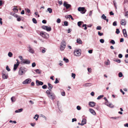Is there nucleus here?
Listing matches in <instances>:
<instances>
[{
	"instance_id": "f257e3e1",
	"label": "nucleus",
	"mask_w": 128,
	"mask_h": 128,
	"mask_svg": "<svg viewBox=\"0 0 128 128\" xmlns=\"http://www.w3.org/2000/svg\"><path fill=\"white\" fill-rule=\"evenodd\" d=\"M26 71L27 69L26 68L21 67L19 68L18 72V74L20 76L22 75L25 74Z\"/></svg>"
},
{
	"instance_id": "f03ea898",
	"label": "nucleus",
	"mask_w": 128,
	"mask_h": 128,
	"mask_svg": "<svg viewBox=\"0 0 128 128\" xmlns=\"http://www.w3.org/2000/svg\"><path fill=\"white\" fill-rule=\"evenodd\" d=\"M40 35L42 37L45 38H48L49 37V35L46 32H40Z\"/></svg>"
},
{
	"instance_id": "7ed1b4c3",
	"label": "nucleus",
	"mask_w": 128,
	"mask_h": 128,
	"mask_svg": "<svg viewBox=\"0 0 128 128\" xmlns=\"http://www.w3.org/2000/svg\"><path fill=\"white\" fill-rule=\"evenodd\" d=\"M74 54L75 56H79L81 55V50H75L74 52Z\"/></svg>"
},
{
	"instance_id": "20e7f679",
	"label": "nucleus",
	"mask_w": 128,
	"mask_h": 128,
	"mask_svg": "<svg viewBox=\"0 0 128 128\" xmlns=\"http://www.w3.org/2000/svg\"><path fill=\"white\" fill-rule=\"evenodd\" d=\"M30 62V61L27 60L22 59V60L21 62L20 63L22 64H29Z\"/></svg>"
},
{
	"instance_id": "39448f33",
	"label": "nucleus",
	"mask_w": 128,
	"mask_h": 128,
	"mask_svg": "<svg viewBox=\"0 0 128 128\" xmlns=\"http://www.w3.org/2000/svg\"><path fill=\"white\" fill-rule=\"evenodd\" d=\"M2 78L4 79H7L8 77V75L4 71H3L2 73Z\"/></svg>"
},
{
	"instance_id": "423d86ee",
	"label": "nucleus",
	"mask_w": 128,
	"mask_h": 128,
	"mask_svg": "<svg viewBox=\"0 0 128 128\" xmlns=\"http://www.w3.org/2000/svg\"><path fill=\"white\" fill-rule=\"evenodd\" d=\"M63 5L64 6L66 7V8H69L70 7H71V5L70 4H68L67 2H64Z\"/></svg>"
},
{
	"instance_id": "0eeeda50",
	"label": "nucleus",
	"mask_w": 128,
	"mask_h": 128,
	"mask_svg": "<svg viewBox=\"0 0 128 128\" xmlns=\"http://www.w3.org/2000/svg\"><path fill=\"white\" fill-rule=\"evenodd\" d=\"M31 80L30 78H28L26 80L23 82V84H26L30 83L31 82Z\"/></svg>"
},
{
	"instance_id": "6e6552de",
	"label": "nucleus",
	"mask_w": 128,
	"mask_h": 128,
	"mask_svg": "<svg viewBox=\"0 0 128 128\" xmlns=\"http://www.w3.org/2000/svg\"><path fill=\"white\" fill-rule=\"evenodd\" d=\"M48 96L52 100H54L55 98V96L54 93H52Z\"/></svg>"
},
{
	"instance_id": "1a4fd4ad",
	"label": "nucleus",
	"mask_w": 128,
	"mask_h": 128,
	"mask_svg": "<svg viewBox=\"0 0 128 128\" xmlns=\"http://www.w3.org/2000/svg\"><path fill=\"white\" fill-rule=\"evenodd\" d=\"M78 10L82 14H84L86 11V8H78Z\"/></svg>"
},
{
	"instance_id": "9d476101",
	"label": "nucleus",
	"mask_w": 128,
	"mask_h": 128,
	"mask_svg": "<svg viewBox=\"0 0 128 128\" xmlns=\"http://www.w3.org/2000/svg\"><path fill=\"white\" fill-rule=\"evenodd\" d=\"M36 84L37 86L42 85L43 84V83L41 81H40L38 80H36Z\"/></svg>"
},
{
	"instance_id": "9b49d317",
	"label": "nucleus",
	"mask_w": 128,
	"mask_h": 128,
	"mask_svg": "<svg viewBox=\"0 0 128 128\" xmlns=\"http://www.w3.org/2000/svg\"><path fill=\"white\" fill-rule=\"evenodd\" d=\"M96 103L93 102H89V104L91 107H93L95 106Z\"/></svg>"
},
{
	"instance_id": "f8f14e48",
	"label": "nucleus",
	"mask_w": 128,
	"mask_h": 128,
	"mask_svg": "<svg viewBox=\"0 0 128 128\" xmlns=\"http://www.w3.org/2000/svg\"><path fill=\"white\" fill-rule=\"evenodd\" d=\"M19 65V64L18 62L16 63V64H14L13 69L15 71L16 69Z\"/></svg>"
},
{
	"instance_id": "ddd939ff",
	"label": "nucleus",
	"mask_w": 128,
	"mask_h": 128,
	"mask_svg": "<svg viewBox=\"0 0 128 128\" xmlns=\"http://www.w3.org/2000/svg\"><path fill=\"white\" fill-rule=\"evenodd\" d=\"M86 120L85 118H84L82 119V123H81L80 125L82 126H83L84 124H86Z\"/></svg>"
},
{
	"instance_id": "4468645a",
	"label": "nucleus",
	"mask_w": 128,
	"mask_h": 128,
	"mask_svg": "<svg viewBox=\"0 0 128 128\" xmlns=\"http://www.w3.org/2000/svg\"><path fill=\"white\" fill-rule=\"evenodd\" d=\"M48 89L50 90H51L53 88L52 85L50 83H48Z\"/></svg>"
},
{
	"instance_id": "2eb2a0df",
	"label": "nucleus",
	"mask_w": 128,
	"mask_h": 128,
	"mask_svg": "<svg viewBox=\"0 0 128 128\" xmlns=\"http://www.w3.org/2000/svg\"><path fill=\"white\" fill-rule=\"evenodd\" d=\"M89 111L93 114L94 115H96V113L95 111L92 108H90L89 109Z\"/></svg>"
},
{
	"instance_id": "dca6fc26",
	"label": "nucleus",
	"mask_w": 128,
	"mask_h": 128,
	"mask_svg": "<svg viewBox=\"0 0 128 128\" xmlns=\"http://www.w3.org/2000/svg\"><path fill=\"white\" fill-rule=\"evenodd\" d=\"M122 32L124 35V36L126 37L127 36L126 32L125 29H124L122 30Z\"/></svg>"
},
{
	"instance_id": "f3484780",
	"label": "nucleus",
	"mask_w": 128,
	"mask_h": 128,
	"mask_svg": "<svg viewBox=\"0 0 128 128\" xmlns=\"http://www.w3.org/2000/svg\"><path fill=\"white\" fill-rule=\"evenodd\" d=\"M106 17L105 16L104 14H102V18H103L105 20H106L107 22H108V19H106Z\"/></svg>"
},
{
	"instance_id": "a211bd4d",
	"label": "nucleus",
	"mask_w": 128,
	"mask_h": 128,
	"mask_svg": "<svg viewBox=\"0 0 128 128\" xmlns=\"http://www.w3.org/2000/svg\"><path fill=\"white\" fill-rule=\"evenodd\" d=\"M66 42H65V40H63L61 42V45L62 46H66Z\"/></svg>"
},
{
	"instance_id": "6ab92c4d",
	"label": "nucleus",
	"mask_w": 128,
	"mask_h": 128,
	"mask_svg": "<svg viewBox=\"0 0 128 128\" xmlns=\"http://www.w3.org/2000/svg\"><path fill=\"white\" fill-rule=\"evenodd\" d=\"M77 42L79 44H82V41L81 40L80 38L77 39Z\"/></svg>"
},
{
	"instance_id": "aec40b11",
	"label": "nucleus",
	"mask_w": 128,
	"mask_h": 128,
	"mask_svg": "<svg viewBox=\"0 0 128 128\" xmlns=\"http://www.w3.org/2000/svg\"><path fill=\"white\" fill-rule=\"evenodd\" d=\"M120 24L122 25H125L126 23H125V20H121L120 22Z\"/></svg>"
},
{
	"instance_id": "412c9836",
	"label": "nucleus",
	"mask_w": 128,
	"mask_h": 128,
	"mask_svg": "<svg viewBox=\"0 0 128 128\" xmlns=\"http://www.w3.org/2000/svg\"><path fill=\"white\" fill-rule=\"evenodd\" d=\"M29 50L30 52L33 54L34 53V51L30 47H29Z\"/></svg>"
},
{
	"instance_id": "4be33fe9",
	"label": "nucleus",
	"mask_w": 128,
	"mask_h": 128,
	"mask_svg": "<svg viewBox=\"0 0 128 128\" xmlns=\"http://www.w3.org/2000/svg\"><path fill=\"white\" fill-rule=\"evenodd\" d=\"M84 23V22L82 21H80L78 22V25L80 27H81V26Z\"/></svg>"
},
{
	"instance_id": "5701e85b",
	"label": "nucleus",
	"mask_w": 128,
	"mask_h": 128,
	"mask_svg": "<svg viewBox=\"0 0 128 128\" xmlns=\"http://www.w3.org/2000/svg\"><path fill=\"white\" fill-rule=\"evenodd\" d=\"M40 50H42V53H44L46 52V49L44 48H41Z\"/></svg>"
},
{
	"instance_id": "b1692460",
	"label": "nucleus",
	"mask_w": 128,
	"mask_h": 128,
	"mask_svg": "<svg viewBox=\"0 0 128 128\" xmlns=\"http://www.w3.org/2000/svg\"><path fill=\"white\" fill-rule=\"evenodd\" d=\"M38 117L39 115L36 114L35 115V116L34 117V119L36 118V120H38Z\"/></svg>"
},
{
	"instance_id": "393cba45",
	"label": "nucleus",
	"mask_w": 128,
	"mask_h": 128,
	"mask_svg": "<svg viewBox=\"0 0 128 128\" xmlns=\"http://www.w3.org/2000/svg\"><path fill=\"white\" fill-rule=\"evenodd\" d=\"M46 30L47 31H50L51 30V28L50 27H48L47 26V27H46Z\"/></svg>"
},
{
	"instance_id": "a878e982",
	"label": "nucleus",
	"mask_w": 128,
	"mask_h": 128,
	"mask_svg": "<svg viewBox=\"0 0 128 128\" xmlns=\"http://www.w3.org/2000/svg\"><path fill=\"white\" fill-rule=\"evenodd\" d=\"M62 46L61 45H60V49L62 50H63L65 48L66 46Z\"/></svg>"
},
{
	"instance_id": "bb28decb",
	"label": "nucleus",
	"mask_w": 128,
	"mask_h": 128,
	"mask_svg": "<svg viewBox=\"0 0 128 128\" xmlns=\"http://www.w3.org/2000/svg\"><path fill=\"white\" fill-rule=\"evenodd\" d=\"M23 110V109L22 108H20V109H19L18 110H16L15 111V112L16 113L20 112L22 111Z\"/></svg>"
},
{
	"instance_id": "cd10ccee",
	"label": "nucleus",
	"mask_w": 128,
	"mask_h": 128,
	"mask_svg": "<svg viewBox=\"0 0 128 128\" xmlns=\"http://www.w3.org/2000/svg\"><path fill=\"white\" fill-rule=\"evenodd\" d=\"M63 60L66 63H68L69 62V60L68 59H67L65 58H64Z\"/></svg>"
},
{
	"instance_id": "c85d7f7f",
	"label": "nucleus",
	"mask_w": 128,
	"mask_h": 128,
	"mask_svg": "<svg viewBox=\"0 0 128 128\" xmlns=\"http://www.w3.org/2000/svg\"><path fill=\"white\" fill-rule=\"evenodd\" d=\"M67 17H66V18H70L72 20H74V18H72V16L71 15H68V16H67Z\"/></svg>"
},
{
	"instance_id": "c756f323",
	"label": "nucleus",
	"mask_w": 128,
	"mask_h": 128,
	"mask_svg": "<svg viewBox=\"0 0 128 128\" xmlns=\"http://www.w3.org/2000/svg\"><path fill=\"white\" fill-rule=\"evenodd\" d=\"M86 26H87V25L86 24H83L82 26V27H84V30H86L87 29Z\"/></svg>"
},
{
	"instance_id": "7c9ffc66",
	"label": "nucleus",
	"mask_w": 128,
	"mask_h": 128,
	"mask_svg": "<svg viewBox=\"0 0 128 128\" xmlns=\"http://www.w3.org/2000/svg\"><path fill=\"white\" fill-rule=\"evenodd\" d=\"M52 10L51 8H48L47 10H46V12L48 11L50 13H51L52 12Z\"/></svg>"
},
{
	"instance_id": "2f4dec72",
	"label": "nucleus",
	"mask_w": 128,
	"mask_h": 128,
	"mask_svg": "<svg viewBox=\"0 0 128 128\" xmlns=\"http://www.w3.org/2000/svg\"><path fill=\"white\" fill-rule=\"evenodd\" d=\"M32 20L33 22L35 24H36L37 22L36 20L34 18H33L32 19Z\"/></svg>"
},
{
	"instance_id": "473e14b6",
	"label": "nucleus",
	"mask_w": 128,
	"mask_h": 128,
	"mask_svg": "<svg viewBox=\"0 0 128 128\" xmlns=\"http://www.w3.org/2000/svg\"><path fill=\"white\" fill-rule=\"evenodd\" d=\"M11 99L12 102L15 101L16 100L15 98L14 97H12L11 98Z\"/></svg>"
},
{
	"instance_id": "72a5a7b5",
	"label": "nucleus",
	"mask_w": 128,
	"mask_h": 128,
	"mask_svg": "<svg viewBox=\"0 0 128 128\" xmlns=\"http://www.w3.org/2000/svg\"><path fill=\"white\" fill-rule=\"evenodd\" d=\"M110 61L108 60L107 62H105V64L106 65H108L110 64Z\"/></svg>"
},
{
	"instance_id": "f704fd0d",
	"label": "nucleus",
	"mask_w": 128,
	"mask_h": 128,
	"mask_svg": "<svg viewBox=\"0 0 128 128\" xmlns=\"http://www.w3.org/2000/svg\"><path fill=\"white\" fill-rule=\"evenodd\" d=\"M68 8H64V10L62 11L63 12H66L68 11L69 10H68Z\"/></svg>"
},
{
	"instance_id": "c9c22d12",
	"label": "nucleus",
	"mask_w": 128,
	"mask_h": 128,
	"mask_svg": "<svg viewBox=\"0 0 128 128\" xmlns=\"http://www.w3.org/2000/svg\"><path fill=\"white\" fill-rule=\"evenodd\" d=\"M46 93L47 94L48 96L50 94L52 93H51L50 91L49 90H47L46 92Z\"/></svg>"
},
{
	"instance_id": "e433bc0d",
	"label": "nucleus",
	"mask_w": 128,
	"mask_h": 128,
	"mask_svg": "<svg viewBox=\"0 0 128 128\" xmlns=\"http://www.w3.org/2000/svg\"><path fill=\"white\" fill-rule=\"evenodd\" d=\"M113 3L114 5V7L116 8H117V5H116V1L115 0H114L113 1Z\"/></svg>"
},
{
	"instance_id": "4c0bfd02",
	"label": "nucleus",
	"mask_w": 128,
	"mask_h": 128,
	"mask_svg": "<svg viewBox=\"0 0 128 128\" xmlns=\"http://www.w3.org/2000/svg\"><path fill=\"white\" fill-rule=\"evenodd\" d=\"M10 14L12 15L13 16H14L15 17H18L17 15L16 14H15L14 13L11 12V13H10Z\"/></svg>"
},
{
	"instance_id": "58836bf2",
	"label": "nucleus",
	"mask_w": 128,
	"mask_h": 128,
	"mask_svg": "<svg viewBox=\"0 0 128 128\" xmlns=\"http://www.w3.org/2000/svg\"><path fill=\"white\" fill-rule=\"evenodd\" d=\"M104 96L103 95H100V96H99L98 97V98H97V99L98 100L100 99H101V98L103 97H104Z\"/></svg>"
},
{
	"instance_id": "ea45409f",
	"label": "nucleus",
	"mask_w": 128,
	"mask_h": 128,
	"mask_svg": "<svg viewBox=\"0 0 128 128\" xmlns=\"http://www.w3.org/2000/svg\"><path fill=\"white\" fill-rule=\"evenodd\" d=\"M64 24L65 26H67L68 25V22L67 21H65L64 22Z\"/></svg>"
},
{
	"instance_id": "a19ab883",
	"label": "nucleus",
	"mask_w": 128,
	"mask_h": 128,
	"mask_svg": "<svg viewBox=\"0 0 128 128\" xmlns=\"http://www.w3.org/2000/svg\"><path fill=\"white\" fill-rule=\"evenodd\" d=\"M110 42L112 44H115V42L114 41V40H111V41Z\"/></svg>"
},
{
	"instance_id": "79ce46f5",
	"label": "nucleus",
	"mask_w": 128,
	"mask_h": 128,
	"mask_svg": "<svg viewBox=\"0 0 128 128\" xmlns=\"http://www.w3.org/2000/svg\"><path fill=\"white\" fill-rule=\"evenodd\" d=\"M12 55V54L10 52H9L8 54V56L10 57H11Z\"/></svg>"
},
{
	"instance_id": "37998d69",
	"label": "nucleus",
	"mask_w": 128,
	"mask_h": 128,
	"mask_svg": "<svg viewBox=\"0 0 128 128\" xmlns=\"http://www.w3.org/2000/svg\"><path fill=\"white\" fill-rule=\"evenodd\" d=\"M123 76L121 72H120L118 74V76L120 77H121Z\"/></svg>"
},
{
	"instance_id": "c03bdc74",
	"label": "nucleus",
	"mask_w": 128,
	"mask_h": 128,
	"mask_svg": "<svg viewBox=\"0 0 128 128\" xmlns=\"http://www.w3.org/2000/svg\"><path fill=\"white\" fill-rule=\"evenodd\" d=\"M116 32L117 34H119L120 32V31L119 30L118 28H116Z\"/></svg>"
},
{
	"instance_id": "a18cd8bd",
	"label": "nucleus",
	"mask_w": 128,
	"mask_h": 128,
	"mask_svg": "<svg viewBox=\"0 0 128 128\" xmlns=\"http://www.w3.org/2000/svg\"><path fill=\"white\" fill-rule=\"evenodd\" d=\"M13 10L15 12H18L17 8H13Z\"/></svg>"
},
{
	"instance_id": "49530a36",
	"label": "nucleus",
	"mask_w": 128,
	"mask_h": 128,
	"mask_svg": "<svg viewBox=\"0 0 128 128\" xmlns=\"http://www.w3.org/2000/svg\"><path fill=\"white\" fill-rule=\"evenodd\" d=\"M116 22L115 21L113 23V25L114 26H116L117 25Z\"/></svg>"
},
{
	"instance_id": "de8ad7c7",
	"label": "nucleus",
	"mask_w": 128,
	"mask_h": 128,
	"mask_svg": "<svg viewBox=\"0 0 128 128\" xmlns=\"http://www.w3.org/2000/svg\"><path fill=\"white\" fill-rule=\"evenodd\" d=\"M59 82V81L58 80V78H56V79L55 81L54 82V83L55 84H56L58 83Z\"/></svg>"
},
{
	"instance_id": "09e8293b",
	"label": "nucleus",
	"mask_w": 128,
	"mask_h": 128,
	"mask_svg": "<svg viewBox=\"0 0 128 128\" xmlns=\"http://www.w3.org/2000/svg\"><path fill=\"white\" fill-rule=\"evenodd\" d=\"M98 34L100 36H101L103 35L102 33H100L99 32H98Z\"/></svg>"
},
{
	"instance_id": "8fccbe9b",
	"label": "nucleus",
	"mask_w": 128,
	"mask_h": 128,
	"mask_svg": "<svg viewBox=\"0 0 128 128\" xmlns=\"http://www.w3.org/2000/svg\"><path fill=\"white\" fill-rule=\"evenodd\" d=\"M47 27V26H42V28L44 30H46V29Z\"/></svg>"
},
{
	"instance_id": "3c124183",
	"label": "nucleus",
	"mask_w": 128,
	"mask_h": 128,
	"mask_svg": "<svg viewBox=\"0 0 128 128\" xmlns=\"http://www.w3.org/2000/svg\"><path fill=\"white\" fill-rule=\"evenodd\" d=\"M42 87L43 88L45 89L47 88V86L46 85H44L42 86Z\"/></svg>"
},
{
	"instance_id": "603ef678",
	"label": "nucleus",
	"mask_w": 128,
	"mask_h": 128,
	"mask_svg": "<svg viewBox=\"0 0 128 128\" xmlns=\"http://www.w3.org/2000/svg\"><path fill=\"white\" fill-rule=\"evenodd\" d=\"M60 22V20L59 18H58L56 20V22L58 23H59Z\"/></svg>"
},
{
	"instance_id": "864d4df0",
	"label": "nucleus",
	"mask_w": 128,
	"mask_h": 128,
	"mask_svg": "<svg viewBox=\"0 0 128 128\" xmlns=\"http://www.w3.org/2000/svg\"><path fill=\"white\" fill-rule=\"evenodd\" d=\"M6 69L8 71H10V69L9 68V67L7 66L6 67Z\"/></svg>"
},
{
	"instance_id": "5fc2aeb1",
	"label": "nucleus",
	"mask_w": 128,
	"mask_h": 128,
	"mask_svg": "<svg viewBox=\"0 0 128 128\" xmlns=\"http://www.w3.org/2000/svg\"><path fill=\"white\" fill-rule=\"evenodd\" d=\"M76 76V74H75L72 73V76L74 78H75V77Z\"/></svg>"
},
{
	"instance_id": "6e6d98bb",
	"label": "nucleus",
	"mask_w": 128,
	"mask_h": 128,
	"mask_svg": "<svg viewBox=\"0 0 128 128\" xmlns=\"http://www.w3.org/2000/svg\"><path fill=\"white\" fill-rule=\"evenodd\" d=\"M108 106L111 108H112L114 107L113 105L111 104H109Z\"/></svg>"
},
{
	"instance_id": "4d7b16f0",
	"label": "nucleus",
	"mask_w": 128,
	"mask_h": 128,
	"mask_svg": "<svg viewBox=\"0 0 128 128\" xmlns=\"http://www.w3.org/2000/svg\"><path fill=\"white\" fill-rule=\"evenodd\" d=\"M88 70L89 73H91L92 72V69L91 68H88Z\"/></svg>"
},
{
	"instance_id": "13d9d810",
	"label": "nucleus",
	"mask_w": 128,
	"mask_h": 128,
	"mask_svg": "<svg viewBox=\"0 0 128 128\" xmlns=\"http://www.w3.org/2000/svg\"><path fill=\"white\" fill-rule=\"evenodd\" d=\"M101 28V27L100 26H98L97 27L96 29L98 30H100Z\"/></svg>"
},
{
	"instance_id": "bf43d9fd",
	"label": "nucleus",
	"mask_w": 128,
	"mask_h": 128,
	"mask_svg": "<svg viewBox=\"0 0 128 128\" xmlns=\"http://www.w3.org/2000/svg\"><path fill=\"white\" fill-rule=\"evenodd\" d=\"M36 72L38 74H40V72L39 71V70L38 69H36L35 70Z\"/></svg>"
},
{
	"instance_id": "052dcab7",
	"label": "nucleus",
	"mask_w": 128,
	"mask_h": 128,
	"mask_svg": "<svg viewBox=\"0 0 128 128\" xmlns=\"http://www.w3.org/2000/svg\"><path fill=\"white\" fill-rule=\"evenodd\" d=\"M36 66V64L35 62H34L32 64V67H34Z\"/></svg>"
},
{
	"instance_id": "680f3d73",
	"label": "nucleus",
	"mask_w": 128,
	"mask_h": 128,
	"mask_svg": "<svg viewBox=\"0 0 128 128\" xmlns=\"http://www.w3.org/2000/svg\"><path fill=\"white\" fill-rule=\"evenodd\" d=\"M76 108L78 110H80L81 109L80 107L79 106H77Z\"/></svg>"
},
{
	"instance_id": "e2e57ef3",
	"label": "nucleus",
	"mask_w": 128,
	"mask_h": 128,
	"mask_svg": "<svg viewBox=\"0 0 128 128\" xmlns=\"http://www.w3.org/2000/svg\"><path fill=\"white\" fill-rule=\"evenodd\" d=\"M100 42L101 43H103L104 42V40L103 39H101L100 40Z\"/></svg>"
},
{
	"instance_id": "0e129e2a",
	"label": "nucleus",
	"mask_w": 128,
	"mask_h": 128,
	"mask_svg": "<svg viewBox=\"0 0 128 128\" xmlns=\"http://www.w3.org/2000/svg\"><path fill=\"white\" fill-rule=\"evenodd\" d=\"M118 57L120 58H121L122 57V54H120L118 55Z\"/></svg>"
},
{
	"instance_id": "69168bd1",
	"label": "nucleus",
	"mask_w": 128,
	"mask_h": 128,
	"mask_svg": "<svg viewBox=\"0 0 128 128\" xmlns=\"http://www.w3.org/2000/svg\"><path fill=\"white\" fill-rule=\"evenodd\" d=\"M34 14L36 16H38V17H39L40 16L38 14V13L37 12H35L34 13Z\"/></svg>"
},
{
	"instance_id": "338daca9",
	"label": "nucleus",
	"mask_w": 128,
	"mask_h": 128,
	"mask_svg": "<svg viewBox=\"0 0 128 128\" xmlns=\"http://www.w3.org/2000/svg\"><path fill=\"white\" fill-rule=\"evenodd\" d=\"M26 10L28 13H29L30 12V10L28 8H27Z\"/></svg>"
},
{
	"instance_id": "774afa93",
	"label": "nucleus",
	"mask_w": 128,
	"mask_h": 128,
	"mask_svg": "<svg viewBox=\"0 0 128 128\" xmlns=\"http://www.w3.org/2000/svg\"><path fill=\"white\" fill-rule=\"evenodd\" d=\"M21 20V18L19 17L17 18V20L18 21H20Z\"/></svg>"
}]
</instances>
